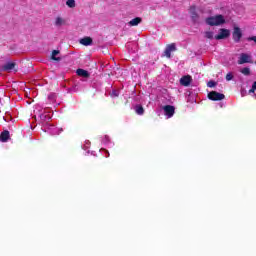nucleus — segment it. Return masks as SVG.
<instances>
[{
    "mask_svg": "<svg viewBox=\"0 0 256 256\" xmlns=\"http://www.w3.org/2000/svg\"><path fill=\"white\" fill-rule=\"evenodd\" d=\"M65 23H66L65 18H63L61 16H57L54 20L55 27H63V25H65Z\"/></svg>",
    "mask_w": 256,
    "mask_h": 256,
    "instance_id": "11",
    "label": "nucleus"
},
{
    "mask_svg": "<svg viewBox=\"0 0 256 256\" xmlns=\"http://www.w3.org/2000/svg\"><path fill=\"white\" fill-rule=\"evenodd\" d=\"M2 71H8L11 73V71H15V62H8L4 66H2Z\"/></svg>",
    "mask_w": 256,
    "mask_h": 256,
    "instance_id": "10",
    "label": "nucleus"
},
{
    "mask_svg": "<svg viewBox=\"0 0 256 256\" xmlns=\"http://www.w3.org/2000/svg\"><path fill=\"white\" fill-rule=\"evenodd\" d=\"M58 54H59V50H53L51 59H53V61H61V58L57 57Z\"/></svg>",
    "mask_w": 256,
    "mask_h": 256,
    "instance_id": "18",
    "label": "nucleus"
},
{
    "mask_svg": "<svg viewBox=\"0 0 256 256\" xmlns=\"http://www.w3.org/2000/svg\"><path fill=\"white\" fill-rule=\"evenodd\" d=\"M189 13L193 23H199V14H197V8L195 6L190 7Z\"/></svg>",
    "mask_w": 256,
    "mask_h": 256,
    "instance_id": "5",
    "label": "nucleus"
},
{
    "mask_svg": "<svg viewBox=\"0 0 256 256\" xmlns=\"http://www.w3.org/2000/svg\"><path fill=\"white\" fill-rule=\"evenodd\" d=\"M134 109H135L137 115H143V113H145V110L143 109V106H141V105H136Z\"/></svg>",
    "mask_w": 256,
    "mask_h": 256,
    "instance_id": "17",
    "label": "nucleus"
},
{
    "mask_svg": "<svg viewBox=\"0 0 256 256\" xmlns=\"http://www.w3.org/2000/svg\"><path fill=\"white\" fill-rule=\"evenodd\" d=\"M66 5H67V7H69L70 9H75V6H76L75 0H67V1H66Z\"/></svg>",
    "mask_w": 256,
    "mask_h": 256,
    "instance_id": "19",
    "label": "nucleus"
},
{
    "mask_svg": "<svg viewBox=\"0 0 256 256\" xmlns=\"http://www.w3.org/2000/svg\"><path fill=\"white\" fill-rule=\"evenodd\" d=\"M180 84L184 87H189V85H191V76H183L180 79Z\"/></svg>",
    "mask_w": 256,
    "mask_h": 256,
    "instance_id": "12",
    "label": "nucleus"
},
{
    "mask_svg": "<svg viewBox=\"0 0 256 256\" xmlns=\"http://www.w3.org/2000/svg\"><path fill=\"white\" fill-rule=\"evenodd\" d=\"M208 99L211 101H223L225 99V94H221L217 91H212L208 93Z\"/></svg>",
    "mask_w": 256,
    "mask_h": 256,
    "instance_id": "2",
    "label": "nucleus"
},
{
    "mask_svg": "<svg viewBox=\"0 0 256 256\" xmlns=\"http://www.w3.org/2000/svg\"><path fill=\"white\" fill-rule=\"evenodd\" d=\"M111 97H119V92L117 90H113L111 93Z\"/></svg>",
    "mask_w": 256,
    "mask_h": 256,
    "instance_id": "24",
    "label": "nucleus"
},
{
    "mask_svg": "<svg viewBox=\"0 0 256 256\" xmlns=\"http://www.w3.org/2000/svg\"><path fill=\"white\" fill-rule=\"evenodd\" d=\"M215 85H217V83H215V81H209L207 84L208 87H215Z\"/></svg>",
    "mask_w": 256,
    "mask_h": 256,
    "instance_id": "25",
    "label": "nucleus"
},
{
    "mask_svg": "<svg viewBox=\"0 0 256 256\" xmlns=\"http://www.w3.org/2000/svg\"><path fill=\"white\" fill-rule=\"evenodd\" d=\"M233 79V74L231 72H229L227 75H226V81H231Z\"/></svg>",
    "mask_w": 256,
    "mask_h": 256,
    "instance_id": "22",
    "label": "nucleus"
},
{
    "mask_svg": "<svg viewBox=\"0 0 256 256\" xmlns=\"http://www.w3.org/2000/svg\"><path fill=\"white\" fill-rule=\"evenodd\" d=\"M232 37H233L235 43H239L241 41V37H243V32L241 31V28L234 27Z\"/></svg>",
    "mask_w": 256,
    "mask_h": 256,
    "instance_id": "4",
    "label": "nucleus"
},
{
    "mask_svg": "<svg viewBox=\"0 0 256 256\" xmlns=\"http://www.w3.org/2000/svg\"><path fill=\"white\" fill-rule=\"evenodd\" d=\"M53 135H59V132H53Z\"/></svg>",
    "mask_w": 256,
    "mask_h": 256,
    "instance_id": "26",
    "label": "nucleus"
},
{
    "mask_svg": "<svg viewBox=\"0 0 256 256\" xmlns=\"http://www.w3.org/2000/svg\"><path fill=\"white\" fill-rule=\"evenodd\" d=\"M76 73L79 75V77H84L85 79L89 77V72L87 70L78 69Z\"/></svg>",
    "mask_w": 256,
    "mask_h": 256,
    "instance_id": "16",
    "label": "nucleus"
},
{
    "mask_svg": "<svg viewBox=\"0 0 256 256\" xmlns=\"http://www.w3.org/2000/svg\"><path fill=\"white\" fill-rule=\"evenodd\" d=\"M164 113L166 115V117H168V119H171V117H173V115H175V107L172 105H166L164 106Z\"/></svg>",
    "mask_w": 256,
    "mask_h": 256,
    "instance_id": "6",
    "label": "nucleus"
},
{
    "mask_svg": "<svg viewBox=\"0 0 256 256\" xmlns=\"http://www.w3.org/2000/svg\"><path fill=\"white\" fill-rule=\"evenodd\" d=\"M143 19L141 17H136L128 22L129 27H137Z\"/></svg>",
    "mask_w": 256,
    "mask_h": 256,
    "instance_id": "13",
    "label": "nucleus"
},
{
    "mask_svg": "<svg viewBox=\"0 0 256 256\" xmlns=\"http://www.w3.org/2000/svg\"><path fill=\"white\" fill-rule=\"evenodd\" d=\"M0 141L2 142V143H7V141H9V131H4V132H2L1 133V135H0Z\"/></svg>",
    "mask_w": 256,
    "mask_h": 256,
    "instance_id": "14",
    "label": "nucleus"
},
{
    "mask_svg": "<svg viewBox=\"0 0 256 256\" xmlns=\"http://www.w3.org/2000/svg\"><path fill=\"white\" fill-rule=\"evenodd\" d=\"M34 113L40 117L41 121H49L51 119V116L45 114V110H42L41 112V110L36 108Z\"/></svg>",
    "mask_w": 256,
    "mask_h": 256,
    "instance_id": "8",
    "label": "nucleus"
},
{
    "mask_svg": "<svg viewBox=\"0 0 256 256\" xmlns=\"http://www.w3.org/2000/svg\"><path fill=\"white\" fill-rule=\"evenodd\" d=\"M205 22L206 25H209L210 27H219V25L225 24V17L221 14L210 16L206 18Z\"/></svg>",
    "mask_w": 256,
    "mask_h": 256,
    "instance_id": "1",
    "label": "nucleus"
},
{
    "mask_svg": "<svg viewBox=\"0 0 256 256\" xmlns=\"http://www.w3.org/2000/svg\"><path fill=\"white\" fill-rule=\"evenodd\" d=\"M244 63H253V59L251 58V55L247 53L240 54L238 58V65H244Z\"/></svg>",
    "mask_w": 256,
    "mask_h": 256,
    "instance_id": "3",
    "label": "nucleus"
},
{
    "mask_svg": "<svg viewBox=\"0 0 256 256\" xmlns=\"http://www.w3.org/2000/svg\"><path fill=\"white\" fill-rule=\"evenodd\" d=\"M240 72L242 73V75H251V69H249L248 67L242 68Z\"/></svg>",
    "mask_w": 256,
    "mask_h": 256,
    "instance_id": "20",
    "label": "nucleus"
},
{
    "mask_svg": "<svg viewBox=\"0 0 256 256\" xmlns=\"http://www.w3.org/2000/svg\"><path fill=\"white\" fill-rule=\"evenodd\" d=\"M256 90V81L252 85V89L249 90V93H255Z\"/></svg>",
    "mask_w": 256,
    "mask_h": 256,
    "instance_id": "23",
    "label": "nucleus"
},
{
    "mask_svg": "<svg viewBox=\"0 0 256 256\" xmlns=\"http://www.w3.org/2000/svg\"><path fill=\"white\" fill-rule=\"evenodd\" d=\"M229 30L227 29H220V32L218 35L215 36V39L221 40V39H227L229 37Z\"/></svg>",
    "mask_w": 256,
    "mask_h": 256,
    "instance_id": "9",
    "label": "nucleus"
},
{
    "mask_svg": "<svg viewBox=\"0 0 256 256\" xmlns=\"http://www.w3.org/2000/svg\"><path fill=\"white\" fill-rule=\"evenodd\" d=\"M81 45H85V47L91 45L93 43V40L90 37H85L80 40Z\"/></svg>",
    "mask_w": 256,
    "mask_h": 256,
    "instance_id": "15",
    "label": "nucleus"
},
{
    "mask_svg": "<svg viewBox=\"0 0 256 256\" xmlns=\"http://www.w3.org/2000/svg\"><path fill=\"white\" fill-rule=\"evenodd\" d=\"M173 51H177V46H175L174 43L166 46L164 53L168 59H171V53H173Z\"/></svg>",
    "mask_w": 256,
    "mask_h": 256,
    "instance_id": "7",
    "label": "nucleus"
},
{
    "mask_svg": "<svg viewBox=\"0 0 256 256\" xmlns=\"http://www.w3.org/2000/svg\"><path fill=\"white\" fill-rule=\"evenodd\" d=\"M205 37L206 39H213V32L211 31L205 32Z\"/></svg>",
    "mask_w": 256,
    "mask_h": 256,
    "instance_id": "21",
    "label": "nucleus"
}]
</instances>
